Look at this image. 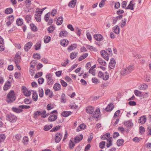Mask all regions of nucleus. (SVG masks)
<instances>
[{
	"instance_id": "nucleus-24",
	"label": "nucleus",
	"mask_w": 151,
	"mask_h": 151,
	"mask_svg": "<svg viewBox=\"0 0 151 151\" xmlns=\"http://www.w3.org/2000/svg\"><path fill=\"white\" fill-rule=\"evenodd\" d=\"M61 87V85L60 84L56 83L54 85L53 89L55 91H58L60 89Z\"/></svg>"
},
{
	"instance_id": "nucleus-35",
	"label": "nucleus",
	"mask_w": 151,
	"mask_h": 151,
	"mask_svg": "<svg viewBox=\"0 0 151 151\" xmlns=\"http://www.w3.org/2000/svg\"><path fill=\"white\" fill-rule=\"evenodd\" d=\"M88 54L87 53L83 54L78 59L79 61H81L86 58L88 56Z\"/></svg>"
},
{
	"instance_id": "nucleus-52",
	"label": "nucleus",
	"mask_w": 151,
	"mask_h": 151,
	"mask_svg": "<svg viewBox=\"0 0 151 151\" xmlns=\"http://www.w3.org/2000/svg\"><path fill=\"white\" fill-rule=\"evenodd\" d=\"M19 107L21 109H27L30 108V106L27 105H21L19 106Z\"/></svg>"
},
{
	"instance_id": "nucleus-11",
	"label": "nucleus",
	"mask_w": 151,
	"mask_h": 151,
	"mask_svg": "<svg viewBox=\"0 0 151 151\" xmlns=\"http://www.w3.org/2000/svg\"><path fill=\"white\" fill-rule=\"evenodd\" d=\"M83 138V135L82 134L77 135L74 138V142L75 143L79 142Z\"/></svg>"
},
{
	"instance_id": "nucleus-28",
	"label": "nucleus",
	"mask_w": 151,
	"mask_h": 151,
	"mask_svg": "<svg viewBox=\"0 0 151 151\" xmlns=\"http://www.w3.org/2000/svg\"><path fill=\"white\" fill-rule=\"evenodd\" d=\"M21 57L19 55H16L14 58V61L16 64L19 63L21 62Z\"/></svg>"
},
{
	"instance_id": "nucleus-38",
	"label": "nucleus",
	"mask_w": 151,
	"mask_h": 151,
	"mask_svg": "<svg viewBox=\"0 0 151 151\" xmlns=\"http://www.w3.org/2000/svg\"><path fill=\"white\" fill-rule=\"evenodd\" d=\"M39 94L40 97H42L43 96L44 91L43 89L41 88H39Z\"/></svg>"
},
{
	"instance_id": "nucleus-13",
	"label": "nucleus",
	"mask_w": 151,
	"mask_h": 151,
	"mask_svg": "<svg viewBox=\"0 0 151 151\" xmlns=\"http://www.w3.org/2000/svg\"><path fill=\"white\" fill-rule=\"evenodd\" d=\"M32 45V42H30L27 43L24 46V49L25 51H27L31 47Z\"/></svg>"
},
{
	"instance_id": "nucleus-6",
	"label": "nucleus",
	"mask_w": 151,
	"mask_h": 151,
	"mask_svg": "<svg viewBox=\"0 0 151 151\" xmlns=\"http://www.w3.org/2000/svg\"><path fill=\"white\" fill-rule=\"evenodd\" d=\"M100 113V110L99 108H97L94 112L92 114L91 116L92 117L96 118L98 119L99 117V115Z\"/></svg>"
},
{
	"instance_id": "nucleus-27",
	"label": "nucleus",
	"mask_w": 151,
	"mask_h": 151,
	"mask_svg": "<svg viewBox=\"0 0 151 151\" xmlns=\"http://www.w3.org/2000/svg\"><path fill=\"white\" fill-rule=\"evenodd\" d=\"M132 1H131L128 5V6L126 7V9H130L131 10H133L134 9V4H132Z\"/></svg>"
},
{
	"instance_id": "nucleus-37",
	"label": "nucleus",
	"mask_w": 151,
	"mask_h": 151,
	"mask_svg": "<svg viewBox=\"0 0 151 151\" xmlns=\"http://www.w3.org/2000/svg\"><path fill=\"white\" fill-rule=\"evenodd\" d=\"M13 12V9L11 8H8L5 10V13L7 14H9L12 13Z\"/></svg>"
},
{
	"instance_id": "nucleus-4",
	"label": "nucleus",
	"mask_w": 151,
	"mask_h": 151,
	"mask_svg": "<svg viewBox=\"0 0 151 151\" xmlns=\"http://www.w3.org/2000/svg\"><path fill=\"white\" fill-rule=\"evenodd\" d=\"M98 76L100 78H102L104 81L107 80L109 78V75L107 72H106L105 74H104L102 72L99 71L98 73Z\"/></svg>"
},
{
	"instance_id": "nucleus-18",
	"label": "nucleus",
	"mask_w": 151,
	"mask_h": 151,
	"mask_svg": "<svg viewBox=\"0 0 151 151\" xmlns=\"http://www.w3.org/2000/svg\"><path fill=\"white\" fill-rule=\"evenodd\" d=\"M77 1V0H72L70 1L68 4V6L72 8L75 7Z\"/></svg>"
},
{
	"instance_id": "nucleus-8",
	"label": "nucleus",
	"mask_w": 151,
	"mask_h": 151,
	"mask_svg": "<svg viewBox=\"0 0 151 151\" xmlns=\"http://www.w3.org/2000/svg\"><path fill=\"white\" fill-rule=\"evenodd\" d=\"M101 53L102 56L106 60L108 61L109 59V55L108 52L105 50H102L101 51Z\"/></svg>"
},
{
	"instance_id": "nucleus-58",
	"label": "nucleus",
	"mask_w": 151,
	"mask_h": 151,
	"mask_svg": "<svg viewBox=\"0 0 151 151\" xmlns=\"http://www.w3.org/2000/svg\"><path fill=\"white\" fill-rule=\"evenodd\" d=\"M35 16H36L35 18L37 21V22H40L41 21V15H39L36 16L35 15Z\"/></svg>"
},
{
	"instance_id": "nucleus-36",
	"label": "nucleus",
	"mask_w": 151,
	"mask_h": 151,
	"mask_svg": "<svg viewBox=\"0 0 151 151\" xmlns=\"http://www.w3.org/2000/svg\"><path fill=\"white\" fill-rule=\"evenodd\" d=\"M63 18L62 17H59L58 19L56 22V24L57 25H61L63 22Z\"/></svg>"
},
{
	"instance_id": "nucleus-26",
	"label": "nucleus",
	"mask_w": 151,
	"mask_h": 151,
	"mask_svg": "<svg viewBox=\"0 0 151 151\" xmlns=\"http://www.w3.org/2000/svg\"><path fill=\"white\" fill-rule=\"evenodd\" d=\"M112 137H110L107 139L106 142V147L108 148L112 145Z\"/></svg>"
},
{
	"instance_id": "nucleus-56",
	"label": "nucleus",
	"mask_w": 151,
	"mask_h": 151,
	"mask_svg": "<svg viewBox=\"0 0 151 151\" xmlns=\"http://www.w3.org/2000/svg\"><path fill=\"white\" fill-rule=\"evenodd\" d=\"M44 80L42 78H40L38 79V83L39 84H42L44 81Z\"/></svg>"
},
{
	"instance_id": "nucleus-32",
	"label": "nucleus",
	"mask_w": 151,
	"mask_h": 151,
	"mask_svg": "<svg viewBox=\"0 0 151 151\" xmlns=\"http://www.w3.org/2000/svg\"><path fill=\"white\" fill-rule=\"evenodd\" d=\"M23 23V20L20 18H18L16 21V24L18 26H21Z\"/></svg>"
},
{
	"instance_id": "nucleus-55",
	"label": "nucleus",
	"mask_w": 151,
	"mask_h": 151,
	"mask_svg": "<svg viewBox=\"0 0 151 151\" xmlns=\"http://www.w3.org/2000/svg\"><path fill=\"white\" fill-rule=\"evenodd\" d=\"M24 102L26 104H29L31 103V101H29V100L27 99H25L24 100Z\"/></svg>"
},
{
	"instance_id": "nucleus-19",
	"label": "nucleus",
	"mask_w": 151,
	"mask_h": 151,
	"mask_svg": "<svg viewBox=\"0 0 151 151\" xmlns=\"http://www.w3.org/2000/svg\"><path fill=\"white\" fill-rule=\"evenodd\" d=\"M113 104L112 103H110L107 106L106 108V110L107 111H111L114 108Z\"/></svg>"
},
{
	"instance_id": "nucleus-16",
	"label": "nucleus",
	"mask_w": 151,
	"mask_h": 151,
	"mask_svg": "<svg viewBox=\"0 0 151 151\" xmlns=\"http://www.w3.org/2000/svg\"><path fill=\"white\" fill-rule=\"evenodd\" d=\"M9 21H7L6 23V25L8 27L11 25L14 20V17H13V16H11V17H9Z\"/></svg>"
},
{
	"instance_id": "nucleus-62",
	"label": "nucleus",
	"mask_w": 151,
	"mask_h": 151,
	"mask_svg": "<svg viewBox=\"0 0 151 151\" xmlns=\"http://www.w3.org/2000/svg\"><path fill=\"white\" fill-rule=\"evenodd\" d=\"M139 132L141 134H142L145 131V129L144 127L141 126L139 128Z\"/></svg>"
},
{
	"instance_id": "nucleus-49",
	"label": "nucleus",
	"mask_w": 151,
	"mask_h": 151,
	"mask_svg": "<svg viewBox=\"0 0 151 151\" xmlns=\"http://www.w3.org/2000/svg\"><path fill=\"white\" fill-rule=\"evenodd\" d=\"M28 142V138L27 136H25L23 138V142L24 145H27Z\"/></svg>"
},
{
	"instance_id": "nucleus-1",
	"label": "nucleus",
	"mask_w": 151,
	"mask_h": 151,
	"mask_svg": "<svg viewBox=\"0 0 151 151\" xmlns=\"http://www.w3.org/2000/svg\"><path fill=\"white\" fill-rule=\"evenodd\" d=\"M134 66L130 65L125 68H123L121 72V74L123 76H126L131 73L134 69Z\"/></svg>"
},
{
	"instance_id": "nucleus-10",
	"label": "nucleus",
	"mask_w": 151,
	"mask_h": 151,
	"mask_svg": "<svg viewBox=\"0 0 151 151\" xmlns=\"http://www.w3.org/2000/svg\"><path fill=\"white\" fill-rule=\"evenodd\" d=\"M94 38L97 41H102L103 39V37L100 34H96L94 35Z\"/></svg>"
},
{
	"instance_id": "nucleus-40",
	"label": "nucleus",
	"mask_w": 151,
	"mask_h": 151,
	"mask_svg": "<svg viewBox=\"0 0 151 151\" xmlns=\"http://www.w3.org/2000/svg\"><path fill=\"white\" fill-rule=\"evenodd\" d=\"M30 27L32 30L33 31L36 32L37 30V27L33 24H31Z\"/></svg>"
},
{
	"instance_id": "nucleus-60",
	"label": "nucleus",
	"mask_w": 151,
	"mask_h": 151,
	"mask_svg": "<svg viewBox=\"0 0 151 151\" xmlns=\"http://www.w3.org/2000/svg\"><path fill=\"white\" fill-rule=\"evenodd\" d=\"M60 83L62 85V86L63 87H66L67 86V83L65 82L63 80H61L60 81Z\"/></svg>"
},
{
	"instance_id": "nucleus-44",
	"label": "nucleus",
	"mask_w": 151,
	"mask_h": 151,
	"mask_svg": "<svg viewBox=\"0 0 151 151\" xmlns=\"http://www.w3.org/2000/svg\"><path fill=\"white\" fill-rule=\"evenodd\" d=\"M41 114V117L43 118L46 117L49 115V114H46V111L45 110L43 111Z\"/></svg>"
},
{
	"instance_id": "nucleus-14",
	"label": "nucleus",
	"mask_w": 151,
	"mask_h": 151,
	"mask_svg": "<svg viewBox=\"0 0 151 151\" xmlns=\"http://www.w3.org/2000/svg\"><path fill=\"white\" fill-rule=\"evenodd\" d=\"M86 111L87 113L91 114L94 112V109L92 106H88L86 108Z\"/></svg>"
},
{
	"instance_id": "nucleus-54",
	"label": "nucleus",
	"mask_w": 151,
	"mask_h": 151,
	"mask_svg": "<svg viewBox=\"0 0 151 151\" xmlns=\"http://www.w3.org/2000/svg\"><path fill=\"white\" fill-rule=\"evenodd\" d=\"M33 58L35 59H39L40 58V56L38 54H34L33 55Z\"/></svg>"
},
{
	"instance_id": "nucleus-48",
	"label": "nucleus",
	"mask_w": 151,
	"mask_h": 151,
	"mask_svg": "<svg viewBox=\"0 0 151 151\" xmlns=\"http://www.w3.org/2000/svg\"><path fill=\"white\" fill-rule=\"evenodd\" d=\"M51 40V37L49 36H46L44 39V42L45 43H48Z\"/></svg>"
},
{
	"instance_id": "nucleus-23",
	"label": "nucleus",
	"mask_w": 151,
	"mask_h": 151,
	"mask_svg": "<svg viewBox=\"0 0 151 151\" xmlns=\"http://www.w3.org/2000/svg\"><path fill=\"white\" fill-rule=\"evenodd\" d=\"M86 125L84 124H80L78 127L77 129H76V131L78 132L81 130H83L85 129Z\"/></svg>"
},
{
	"instance_id": "nucleus-7",
	"label": "nucleus",
	"mask_w": 151,
	"mask_h": 151,
	"mask_svg": "<svg viewBox=\"0 0 151 151\" xmlns=\"http://www.w3.org/2000/svg\"><path fill=\"white\" fill-rule=\"evenodd\" d=\"M116 64V62L114 58H111L110 60L109 64V68L110 69H112L114 68Z\"/></svg>"
},
{
	"instance_id": "nucleus-50",
	"label": "nucleus",
	"mask_w": 151,
	"mask_h": 151,
	"mask_svg": "<svg viewBox=\"0 0 151 151\" xmlns=\"http://www.w3.org/2000/svg\"><path fill=\"white\" fill-rule=\"evenodd\" d=\"M69 145L70 149H72L75 146V144L73 143V142L71 140H70Z\"/></svg>"
},
{
	"instance_id": "nucleus-3",
	"label": "nucleus",
	"mask_w": 151,
	"mask_h": 151,
	"mask_svg": "<svg viewBox=\"0 0 151 151\" xmlns=\"http://www.w3.org/2000/svg\"><path fill=\"white\" fill-rule=\"evenodd\" d=\"M17 118L16 116L13 114H9L6 115V119L9 121L11 123H14L17 120Z\"/></svg>"
},
{
	"instance_id": "nucleus-34",
	"label": "nucleus",
	"mask_w": 151,
	"mask_h": 151,
	"mask_svg": "<svg viewBox=\"0 0 151 151\" xmlns=\"http://www.w3.org/2000/svg\"><path fill=\"white\" fill-rule=\"evenodd\" d=\"M114 32L116 34H119L120 32V29L119 27L117 25L115 26L113 28Z\"/></svg>"
},
{
	"instance_id": "nucleus-30",
	"label": "nucleus",
	"mask_w": 151,
	"mask_h": 151,
	"mask_svg": "<svg viewBox=\"0 0 151 151\" xmlns=\"http://www.w3.org/2000/svg\"><path fill=\"white\" fill-rule=\"evenodd\" d=\"M97 61L99 63L102 65H104V66L106 65V62L101 58H98L97 60Z\"/></svg>"
},
{
	"instance_id": "nucleus-42",
	"label": "nucleus",
	"mask_w": 151,
	"mask_h": 151,
	"mask_svg": "<svg viewBox=\"0 0 151 151\" xmlns=\"http://www.w3.org/2000/svg\"><path fill=\"white\" fill-rule=\"evenodd\" d=\"M52 127V126L51 125H46L44 126L43 129L45 131H47L51 129Z\"/></svg>"
},
{
	"instance_id": "nucleus-2",
	"label": "nucleus",
	"mask_w": 151,
	"mask_h": 151,
	"mask_svg": "<svg viewBox=\"0 0 151 151\" xmlns=\"http://www.w3.org/2000/svg\"><path fill=\"white\" fill-rule=\"evenodd\" d=\"M16 99L14 91L13 90H11L7 95L6 101L8 103H10L14 101Z\"/></svg>"
},
{
	"instance_id": "nucleus-53",
	"label": "nucleus",
	"mask_w": 151,
	"mask_h": 151,
	"mask_svg": "<svg viewBox=\"0 0 151 151\" xmlns=\"http://www.w3.org/2000/svg\"><path fill=\"white\" fill-rule=\"evenodd\" d=\"M106 142L105 141H102L99 144V147L100 148L103 149L104 148Z\"/></svg>"
},
{
	"instance_id": "nucleus-51",
	"label": "nucleus",
	"mask_w": 151,
	"mask_h": 151,
	"mask_svg": "<svg viewBox=\"0 0 151 151\" xmlns=\"http://www.w3.org/2000/svg\"><path fill=\"white\" fill-rule=\"evenodd\" d=\"M26 21L28 23H29L31 19V15H28L26 16L25 17Z\"/></svg>"
},
{
	"instance_id": "nucleus-45",
	"label": "nucleus",
	"mask_w": 151,
	"mask_h": 151,
	"mask_svg": "<svg viewBox=\"0 0 151 151\" xmlns=\"http://www.w3.org/2000/svg\"><path fill=\"white\" fill-rule=\"evenodd\" d=\"M134 93L137 96H141L142 92L138 90H135L134 91Z\"/></svg>"
},
{
	"instance_id": "nucleus-33",
	"label": "nucleus",
	"mask_w": 151,
	"mask_h": 151,
	"mask_svg": "<svg viewBox=\"0 0 151 151\" xmlns=\"http://www.w3.org/2000/svg\"><path fill=\"white\" fill-rule=\"evenodd\" d=\"M21 109V108H16L13 107L12 108V110L14 112L17 113H19L22 112L23 111Z\"/></svg>"
},
{
	"instance_id": "nucleus-47",
	"label": "nucleus",
	"mask_w": 151,
	"mask_h": 151,
	"mask_svg": "<svg viewBox=\"0 0 151 151\" xmlns=\"http://www.w3.org/2000/svg\"><path fill=\"white\" fill-rule=\"evenodd\" d=\"M77 53H71L70 55V57L71 59H73L76 57Z\"/></svg>"
},
{
	"instance_id": "nucleus-63",
	"label": "nucleus",
	"mask_w": 151,
	"mask_h": 151,
	"mask_svg": "<svg viewBox=\"0 0 151 151\" xmlns=\"http://www.w3.org/2000/svg\"><path fill=\"white\" fill-rule=\"evenodd\" d=\"M127 4V2L126 1H123L122 3V7L123 8H126V6Z\"/></svg>"
},
{
	"instance_id": "nucleus-29",
	"label": "nucleus",
	"mask_w": 151,
	"mask_h": 151,
	"mask_svg": "<svg viewBox=\"0 0 151 151\" xmlns=\"http://www.w3.org/2000/svg\"><path fill=\"white\" fill-rule=\"evenodd\" d=\"M41 41H39L37 42L35 45V49L36 50H38L40 49L41 45Z\"/></svg>"
},
{
	"instance_id": "nucleus-43",
	"label": "nucleus",
	"mask_w": 151,
	"mask_h": 151,
	"mask_svg": "<svg viewBox=\"0 0 151 151\" xmlns=\"http://www.w3.org/2000/svg\"><path fill=\"white\" fill-rule=\"evenodd\" d=\"M124 141L122 139H119L117 141L116 143L118 146H120L123 145Z\"/></svg>"
},
{
	"instance_id": "nucleus-21",
	"label": "nucleus",
	"mask_w": 151,
	"mask_h": 151,
	"mask_svg": "<svg viewBox=\"0 0 151 151\" xmlns=\"http://www.w3.org/2000/svg\"><path fill=\"white\" fill-rule=\"evenodd\" d=\"M148 86L145 83H143L140 85L138 86V88L140 90H144L147 88Z\"/></svg>"
},
{
	"instance_id": "nucleus-39",
	"label": "nucleus",
	"mask_w": 151,
	"mask_h": 151,
	"mask_svg": "<svg viewBox=\"0 0 151 151\" xmlns=\"http://www.w3.org/2000/svg\"><path fill=\"white\" fill-rule=\"evenodd\" d=\"M77 47V45L76 44H74L73 45H72L70 46H69L68 50L69 51H71L72 50H74Z\"/></svg>"
},
{
	"instance_id": "nucleus-9",
	"label": "nucleus",
	"mask_w": 151,
	"mask_h": 151,
	"mask_svg": "<svg viewBox=\"0 0 151 151\" xmlns=\"http://www.w3.org/2000/svg\"><path fill=\"white\" fill-rule=\"evenodd\" d=\"M55 141L57 143L59 142L61 140L62 137V134L60 133H57L55 135Z\"/></svg>"
},
{
	"instance_id": "nucleus-61",
	"label": "nucleus",
	"mask_w": 151,
	"mask_h": 151,
	"mask_svg": "<svg viewBox=\"0 0 151 151\" xmlns=\"http://www.w3.org/2000/svg\"><path fill=\"white\" fill-rule=\"evenodd\" d=\"M120 3L119 2L116 3L115 4L114 7L115 9H118L119 8L120 6Z\"/></svg>"
},
{
	"instance_id": "nucleus-46",
	"label": "nucleus",
	"mask_w": 151,
	"mask_h": 151,
	"mask_svg": "<svg viewBox=\"0 0 151 151\" xmlns=\"http://www.w3.org/2000/svg\"><path fill=\"white\" fill-rule=\"evenodd\" d=\"M14 137L17 141H19L22 137L21 134H16Z\"/></svg>"
},
{
	"instance_id": "nucleus-17",
	"label": "nucleus",
	"mask_w": 151,
	"mask_h": 151,
	"mask_svg": "<svg viewBox=\"0 0 151 151\" xmlns=\"http://www.w3.org/2000/svg\"><path fill=\"white\" fill-rule=\"evenodd\" d=\"M68 43L69 41L68 40L63 39L61 40L60 42V44L63 47H66L68 45Z\"/></svg>"
},
{
	"instance_id": "nucleus-59",
	"label": "nucleus",
	"mask_w": 151,
	"mask_h": 151,
	"mask_svg": "<svg viewBox=\"0 0 151 151\" xmlns=\"http://www.w3.org/2000/svg\"><path fill=\"white\" fill-rule=\"evenodd\" d=\"M128 104L130 106H133L136 105V103L134 101H130L128 102Z\"/></svg>"
},
{
	"instance_id": "nucleus-25",
	"label": "nucleus",
	"mask_w": 151,
	"mask_h": 151,
	"mask_svg": "<svg viewBox=\"0 0 151 151\" xmlns=\"http://www.w3.org/2000/svg\"><path fill=\"white\" fill-rule=\"evenodd\" d=\"M72 112L70 111H64L62 112L61 115L64 117H66L70 115Z\"/></svg>"
},
{
	"instance_id": "nucleus-64",
	"label": "nucleus",
	"mask_w": 151,
	"mask_h": 151,
	"mask_svg": "<svg viewBox=\"0 0 151 151\" xmlns=\"http://www.w3.org/2000/svg\"><path fill=\"white\" fill-rule=\"evenodd\" d=\"M120 111L119 110H118L115 113L114 118L116 116H117L120 114Z\"/></svg>"
},
{
	"instance_id": "nucleus-57",
	"label": "nucleus",
	"mask_w": 151,
	"mask_h": 151,
	"mask_svg": "<svg viewBox=\"0 0 151 151\" xmlns=\"http://www.w3.org/2000/svg\"><path fill=\"white\" fill-rule=\"evenodd\" d=\"M106 0H102L99 4V7L100 8L102 7L104 5V3Z\"/></svg>"
},
{
	"instance_id": "nucleus-22",
	"label": "nucleus",
	"mask_w": 151,
	"mask_h": 151,
	"mask_svg": "<svg viewBox=\"0 0 151 151\" xmlns=\"http://www.w3.org/2000/svg\"><path fill=\"white\" fill-rule=\"evenodd\" d=\"M139 122H140L141 124H144L145 123L146 121V118L145 116H142L139 119Z\"/></svg>"
},
{
	"instance_id": "nucleus-5",
	"label": "nucleus",
	"mask_w": 151,
	"mask_h": 151,
	"mask_svg": "<svg viewBox=\"0 0 151 151\" xmlns=\"http://www.w3.org/2000/svg\"><path fill=\"white\" fill-rule=\"evenodd\" d=\"M46 78L47 84L49 85H51L53 84V80L52 79V75L49 74L47 73L46 76Z\"/></svg>"
},
{
	"instance_id": "nucleus-15",
	"label": "nucleus",
	"mask_w": 151,
	"mask_h": 151,
	"mask_svg": "<svg viewBox=\"0 0 151 151\" xmlns=\"http://www.w3.org/2000/svg\"><path fill=\"white\" fill-rule=\"evenodd\" d=\"M57 116L55 114L50 115L49 117V121L52 122L55 121L57 119Z\"/></svg>"
},
{
	"instance_id": "nucleus-41",
	"label": "nucleus",
	"mask_w": 151,
	"mask_h": 151,
	"mask_svg": "<svg viewBox=\"0 0 151 151\" xmlns=\"http://www.w3.org/2000/svg\"><path fill=\"white\" fill-rule=\"evenodd\" d=\"M55 29V27L54 26H52L49 27L47 29V31L48 33H51L53 32Z\"/></svg>"
},
{
	"instance_id": "nucleus-20",
	"label": "nucleus",
	"mask_w": 151,
	"mask_h": 151,
	"mask_svg": "<svg viewBox=\"0 0 151 151\" xmlns=\"http://www.w3.org/2000/svg\"><path fill=\"white\" fill-rule=\"evenodd\" d=\"M68 32L65 31H62L59 33V36L60 37H65L68 35Z\"/></svg>"
},
{
	"instance_id": "nucleus-12",
	"label": "nucleus",
	"mask_w": 151,
	"mask_h": 151,
	"mask_svg": "<svg viewBox=\"0 0 151 151\" xmlns=\"http://www.w3.org/2000/svg\"><path fill=\"white\" fill-rule=\"evenodd\" d=\"M124 124L126 127H132L133 125L131 120H129L127 121H125Z\"/></svg>"
},
{
	"instance_id": "nucleus-31",
	"label": "nucleus",
	"mask_w": 151,
	"mask_h": 151,
	"mask_svg": "<svg viewBox=\"0 0 151 151\" xmlns=\"http://www.w3.org/2000/svg\"><path fill=\"white\" fill-rule=\"evenodd\" d=\"M33 92L32 95V98L34 101H36L37 100L38 95L37 93L35 91H33Z\"/></svg>"
}]
</instances>
